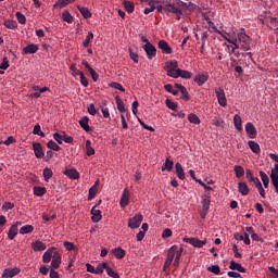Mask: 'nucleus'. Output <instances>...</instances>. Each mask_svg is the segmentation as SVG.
<instances>
[{
    "mask_svg": "<svg viewBox=\"0 0 278 278\" xmlns=\"http://www.w3.org/2000/svg\"><path fill=\"white\" fill-rule=\"evenodd\" d=\"M237 38L239 40V47L242 51H251V37L244 34V28L241 29L239 34H237Z\"/></svg>",
    "mask_w": 278,
    "mask_h": 278,
    "instance_id": "obj_1",
    "label": "nucleus"
},
{
    "mask_svg": "<svg viewBox=\"0 0 278 278\" xmlns=\"http://www.w3.org/2000/svg\"><path fill=\"white\" fill-rule=\"evenodd\" d=\"M164 71H166L168 77H173V79H175L177 71H179V64L177 63V60L167 62L164 66Z\"/></svg>",
    "mask_w": 278,
    "mask_h": 278,
    "instance_id": "obj_2",
    "label": "nucleus"
},
{
    "mask_svg": "<svg viewBox=\"0 0 278 278\" xmlns=\"http://www.w3.org/2000/svg\"><path fill=\"white\" fill-rule=\"evenodd\" d=\"M164 11L176 14L177 21H181V16H184V11H181V8L172 3L164 4Z\"/></svg>",
    "mask_w": 278,
    "mask_h": 278,
    "instance_id": "obj_3",
    "label": "nucleus"
},
{
    "mask_svg": "<svg viewBox=\"0 0 278 278\" xmlns=\"http://www.w3.org/2000/svg\"><path fill=\"white\" fill-rule=\"evenodd\" d=\"M184 241L187 242L188 244H191V247H195V249H203V247L207 244V239L200 240L199 238L194 237L185 238Z\"/></svg>",
    "mask_w": 278,
    "mask_h": 278,
    "instance_id": "obj_4",
    "label": "nucleus"
},
{
    "mask_svg": "<svg viewBox=\"0 0 278 278\" xmlns=\"http://www.w3.org/2000/svg\"><path fill=\"white\" fill-rule=\"evenodd\" d=\"M143 51L146 52V55L148 60H153L155 55H157V48L153 46V43H148L142 47Z\"/></svg>",
    "mask_w": 278,
    "mask_h": 278,
    "instance_id": "obj_5",
    "label": "nucleus"
},
{
    "mask_svg": "<svg viewBox=\"0 0 278 278\" xmlns=\"http://www.w3.org/2000/svg\"><path fill=\"white\" fill-rule=\"evenodd\" d=\"M142 220H144V217L142 215H135L128 220V227L130 229H138L140 225H142Z\"/></svg>",
    "mask_w": 278,
    "mask_h": 278,
    "instance_id": "obj_6",
    "label": "nucleus"
},
{
    "mask_svg": "<svg viewBox=\"0 0 278 278\" xmlns=\"http://www.w3.org/2000/svg\"><path fill=\"white\" fill-rule=\"evenodd\" d=\"M217 101L222 108H227V97L225 96V89L222 87L215 89Z\"/></svg>",
    "mask_w": 278,
    "mask_h": 278,
    "instance_id": "obj_7",
    "label": "nucleus"
},
{
    "mask_svg": "<svg viewBox=\"0 0 278 278\" xmlns=\"http://www.w3.org/2000/svg\"><path fill=\"white\" fill-rule=\"evenodd\" d=\"M227 42L229 45H232V53L236 55V58H240V52L236 51V49H240V45L238 43V37H231V35L228 37Z\"/></svg>",
    "mask_w": 278,
    "mask_h": 278,
    "instance_id": "obj_8",
    "label": "nucleus"
},
{
    "mask_svg": "<svg viewBox=\"0 0 278 278\" xmlns=\"http://www.w3.org/2000/svg\"><path fill=\"white\" fill-rule=\"evenodd\" d=\"M33 151L37 160H42V157H45V150H42V144H40V142H33Z\"/></svg>",
    "mask_w": 278,
    "mask_h": 278,
    "instance_id": "obj_9",
    "label": "nucleus"
},
{
    "mask_svg": "<svg viewBox=\"0 0 278 278\" xmlns=\"http://www.w3.org/2000/svg\"><path fill=\"white\" fill-rule=\"evenodd\" d=\"M21 225H22L21 222H16L10 227L9 232H8L9 240H14V238H16V236H18V226H21Z\"/></svg>",
    "mask_w": 278,
    "mask_h": 278,
    "instance_id": "obj_10",
    "label": "nucleus"
},
{
    "mask_svg": "<svg viewBox=\"0 0 278 278\" xmlns=\"http://www.w3.org/2000/svg\"><path fill=\"white\" fill-rule=\"evenodd\" d=\"M270 179L275 188V192L278 194V164H276L275 168L271 170Z\"/></svg>",
    "mask_w": 278,
    "mask_h": 278,
    "instance_id": "obj_11",
    "label": "nucleus"
},
{
    "mask_svg": "<svg viewBox=\"0 0 278 278\" xmlns=\"http://www.w3.org/2000/svg\"><path fill=\"white\" fill-rule=\"evenodd\" d=\"M23 55H34V53H38V45L30 43L23 48L22 50Z\"/></svg>",
    "mask_w": 278,
    "mask_h": 278,
    "instance_id": "obj_12",
    "label": "nucleus"
},
{
    "mask_svg": "<svg viewBox=\"0 0 278 278\" xmlns=\"http://www.w3.org/2000/svg\"><path fill=\"white\" fill-rule=\"evenodd\" d=\"M159 49H161L162 53H165V55L173 53V48H170L166 40L159 41Z\"/></svg>",
    "mask_w": 278,
    "mask_h": 278,
    "instance_id": "obj_13",
    "label": "nucleus"
},
{
    "mask_svg": "<svg viewBox=\"0 0 278 278\" xmlns=\"http://www.w3.org/2000/svg\"><path fill=\"white\" fill-rule=\"evenodd\" d=\"M53 138H54V140H56V142L59 144H62L63 142H66L67 144H71V137H68L64 134L54 132Z\"/></svg>",
    "mask_w": 278,
    "mask_h": 278,
    "instance_id": "obj_14",
    "label": "nucleus"
},
{
    "mask_svg": "<svg viewBox=\"0 0 278 278\" xmlns=\"http://www.w3.org/2000/svg\"><path fill=\"white\" fill-rule=\"evenodd\" d=\"M21 273V269L18 268H5L2 273V278H12L16 277Z\"/></svg>",
    "mask_w": 278,
    "mask_h": 278,
    "instance_id": "obj_15",
    "label": "nucleus"
},
{
    "mask_svg": "<svg viewBox=\"0 0 278 278\" xmlns=\"http://www.w3.org/2000/svg\"><path fill=\"white\" fill-rule=\"evenodd\" d=\"M245 131L250 138H255V136H257V128H255L251 122L245 124Z\"/></svg>",
    "mask_w": 278,
    "mask_h": 278,
    "instance_id": "obj_16",
    "label": "nucleus"
},
{
    "mask_svg": "<svg viewBox=\"0 0 278 278\" xmlns=\"http://www.w3.org/2000/svg\"><path fill=\"white\" fill-rule=\"evenodd\" d=\"M121 207H127L129 205V190L124 189L121 201H119Z\"/></svg>",
    "mask_w": 278,
    "mask_h": 278,
    "instance_id": "obj_17",
    "label": "nucleus"
},
{
    "mask_svg": "<svg viewBox=\"0 0 278 278\" xmlns=\"http://www.w3.org/2000/svg\"><path fill=\"white\" fill-rule=\"evenodd\" d=\"M181 77L182 79H192V73L186 71V70H177L176 76L174 77V79H177Z\"/></svg>",
    "mask_w": 278,
    "mask_h": 278,
    "instance_id": "obj_18",
    "label": "nucleus"
},
{
    "mask_svg": "<svg viewBox=\"0 0 278 278\" xmlns=\"http://www.w3.org/2000/svg\"><path fill=\"white\" fill-rule=\"evenodd\" d=\"M55 254L54 249L47 250L42 255V262L43 264H49L51 260H53V255Z\"/></svg>",
    "mask_w": 278,
    "mask_h": 278,
    "instance_id": "obj_19",
    "label": "nucleus"
},
{
    "mask_svg": "<svg viewBox=\"0 0 278 278\" xmlns=\"http://www.w3.org/2000/svg\"><path fill=\"white\" fill-rule=\"evenodd\" d=\"M90 118H88V116H84L81 119H79V125L80 127L87 131V134H89V131H92V128L90 127V125H88Z\"/></svg>",
    "mask_w": 278,
    "mask_h": 278,
    "instance_id": "obj_20",
    "label": "nucleus"
},
{
    "mask_svg": "<svg viewBox=\"0 0 278 278\" xmlns=\"http://www.w3.org/2000/svg\"><path fill=\"white\" fill-rule=\"evenodd\" d=\"M91 215L92 223H99V220H101L102 218L101 210H97V206H93L91 208Z\"/></svg>",
    "mask_w": 278,
    "mask_h": 278,
    "instance_id": "obj_21",
    "label": "nucleus"
},
{
    "mask_svg": "<svg viewBox=\"0 0 278 278\" xmlns=\"http://www.w3.org/2000/svg\"><path fill=\"white\" fill-rule=\"evenodd\" d=\"M229 269L237 270L238 273H247V268H244L240 263H236V261H230Z\"/></svg>",
    "mask_w": 278,
    "mask_h": 278,
    "instance_id": "obj_22",
    "label": "nucleus"
},
{
    "mask_svg": "<svg viewBox=\"0 0 278 278\" xmlns=\"http://www.w3.org/2000/svg\"><path fill=\"white\" fill-rule=\"evenodd\" d=\"M207 79H210V76L207 74H198L195 77H194V81L195 84H198V86H203Z\"/></svg>",
    "mask_w": 278,
    "mask_h": 278,
    "instance_id": "obj_23",
    "label": "nucleus"
},
{
    "mask_svg": "<svg viewBox=\"0 0 278 278\" xmlns=\"http://www.w3.org/2000/svg\"><path fill=\"white\" fill-rule=\"evenodd\" d=\"M112 253L114 254V257H116V260H123L125 255H127V252L121 247L113 249Z\"/></svg>",
    "mask_w": 278,
    "mask_h": 278,
    "instance_id": "obj_24",
    "label": "nucleus"
},
{
    "mask_svg": "<svg viewBox=\"0 0 278 278\" xmlns=\"http://www.w3.org/2000/svg\"><path fill=\"white\" fill-rule=\"evenodd\" d=\"M60 264H62V257L60 256V253L54 252L52 256L51 266L52 268H60Z\"/></svg>",
    "mask_w": 278,
    "mask_h": 278,
    "instance_id": "obj_25",
    "label": "nucleus"
},
{
    "mask_svg": "<svg viewBox=\"0 0 278 278\" xmlns=\"http://www.w3.org/2000/svg\"><path fill=\"white\" fill-rule=\"evenodd\" d=\"M248 146L250 147L252 153H255L256 155H260L262 153V149L260 148V143L255 141H249Z\"/></svg>",
    "mask_w": 278,
    "mask_h": 278,
    "instance_id": "obj_26",
    "label": "nucleus"
},
{
    "mask_svg": "<svg viewBox=\"0 0 278 278\" xmlns=\"http://www.w3.org/2000/svg\"><path fill=\"white\" fill-rule=\"evenodd\" d=\"M175 170L178 179H186V173L184 172V167L180 165V163L175 164Z\"/></svg>",
    "mask_w": 278,
    "mask_h": 278,
    "instance_id": "obj_27",
    "label": "nucleus"
},
{
    "mask_svg": "<svg viewBox=\"0 0 278 278\" xmlns=\"http://www.w3.org/2000/svg\"><path fill=\"white\" fill-rule=\"evenodd\" d=\"M123 5L128 14H134L136 5L131 1L124 0Z\"/></svg>",
    "mask_w": 278,
    "mask_h": 278,
    "instance_id": "obj_28",
    "label": "nucleus"
},
{
    "mask_svg": "<svg viewBox=\"0 0 278 278\" xmlns=\"http://www.w3.org/2000/svg\"><path fill=\"white\" fill-rule=\"evenodd\" d=\"M238 191L240 194H242V197H247V194H249V185H247V182H239Z\"/></svg>",
    "mask_w": 278,
    "mask_h": 278,
    "instance_id": "obj_29",
    "label": "nucleus"
},
{
    "mask_svg": "<svg viewBox=\"0 0 278 278\" xmlns=\"http://www.w3.org/2000/svg\"><path fill=\"white\" fill-rule=\"evenodd\" d=\"M178 249L179 247L177 245H173L172 248H169L166 258L168 262H173V260H175V255L177 254Z\"/></svg>",
    "mask_w": 278,
    "mask_h": 278,
    "instance_id": "obj_30",
    "label": "nucleus"
},
{
    "mask_svg": "<svg viewBox=\"0 0 278 278\" xmlns=\"http://www.w3.org/2000/svg\"><path fill=\"white\" fill-rule=\"evenodd\" d=\"M115 101H116L118 112H121V114H125V112H127V110L125 109V103L123 102L121 97L116 96Z\"/></svg>",
    "mask_w": 278,
    "mask_h": 278,
    "instance_id": "obj_31",
    "label": "nucleus"
},
{
    "mask_svg": "<svg viewBox=\"0 0 278 278\" xmlns=\"http://www.w3.org/2000/svg\"><path fill=\"white\" fill-rule=\"evenodd\" d=\"M31 249L35 251H46L47 245L42 241H35L31 243Z\"/></svg>",
    "mask_w": 278,
    "mask_h": 278,
    "instance_id": "obj_32",
    "label": "nucleus"
},
{
    "mask_svg": "<svg viewBox=\"0 0 278 278\" xmlns=\"http://www.w3.org/2000/svg\"><path fill=\"white\" fill-rule=\"evenodd\" d=\"M233 125L238 131H242V117L239 114L233 116Z\"/></svg>",
    "mask_w": 278,
    "mask_h": 278,
    "instance_id": "obj_33",
    "label": "nucleus"
},
{
    "mask_svg": "<svg viewBox=\"0 0 278 278\" xmlns=\"http://www.w3.org/2000/svg\"><path fill=\"white\" fill-rule=\"evenodd\" d=\"M174 162L170 161V159H166L165 163L162 165L161 170L164 173V170H167V173H170L173 170Z\"/></svg>",
    "mask_w": 278,
    "mask_h": 278,
    "instance_id": "obj_34",
    "label": "nucleus"
},
{
    "mask_svg": "<svg viewBox=\"0 0 278 278\" xmlns=\"http://www.w3.org/2000/svg\"><path fill=\"white\" fill-rule=\"evenodd\" d=\"M207 31H202L201 33V48H200V53H205V42L207 40Z\"/></svg>",
    "mask_w": 278,
    "mask_h": 278,
    "instance_id": "obj_35",
    "label": "nucleus"
},
{
    "mask_svg": "<svg viewBox=\"0 0 278 278\" xmlns=\"http://www.w3.org/2000/svg\"><path fill=\"white\" fill-rule=\"evenodd\" d=\"M3 25L7 29H16L18 27V24L14 20H4Z\"/></svg>",
    "mask_w": 278,
    "mask_h": 278,
    "instance_id": "obj_36",
    "label": "nucleus"
},
{
    "mask_svg": "<svg viewBox=\"0 0 278 278\" xmlns=\"http://www.w3.org/2000/svg\"><path fill=\"white\" fill-rule=\"evenodd\" d=\"M210 195H204L202 198V210H204V212H210Z\"/></svg>",
    "mask_w": 278,
    "mask_h": 278,
    "instance_id": "obj_37",
    "label": "nucleus"
},
{
    "mask_svg": "<svg viewBox=\"0 0 278 278\" xmlns=\"http://www.w3.org/2000/svg\"><path fill=\"white\" fill-rule=\"evenodd\" d=\"M77 9L79 10L84 18H90L92 16V13H90V10L88 8L77 5Z\"/></svg>",
    "mask_w": 278,
    "mask_h": 278,
    "instance_id": "obj_38",
    "label": "nucleus"
},
{
    "mask_svg": "<svg viewBox=\"0 0 278 278\" xmlns=\"http://www.w3.org/2000/svg\"><path fill=\"white\" fill-rule=\"evenodd\" d=\"M260 177L263 181L264 188H268V186L270 184V178H268V175L266 173H264L263 170H261L260 172Z\"/></svg>",
    "mask_w": 278,
    "mask_h": 278,
    "instance_id": "obj_39",
    "label": "nucleus"
},
{
    "mask_svg": "<svg viewBox=\"0 0 278 278\" xmlns=\"http://www.w3.org/2000/svg\"><path fill=\"white\" fill-rule=\"evenodd\" d=\"M188 121H189V123H192L193 125H201V119L194 113H190L188 115Z\"/></svg>",
    "mask_w": 278,
    "mask_h": 278,
    "instance_id": "obj_40",
    "label": "nucleus"
},
{
    "mask_svg": "<svg viewBox=\"0 0 278 278\" xmlns=\"http://www.w3.org/2000/svg\"><path fill=\"white\" fill-rule=\"evenodd\" d=\"M35 197H45L47 194V189L45 187H34Z\"/></svg>",
    "mask_w": 278,
    "mask_h": 278,
    "instance_id": "obj_41",
    "label": "nucleus"
},
{
    "mask_svg": "<svg viewBox=\"0 0 278 278\" xmlns=\"http://www.w3.org/2000/svg\"><path fill=\"white\" fill-rule=\"evenodd\" d=\"M92 40H94V34L90 31L88 33L85 41L83 42V46L85 47V49H88V47H90V43L92 42Z\"/></svg>",
    "mask_w": 278,
    "mask_h": 278,
    "instance_id": "obj_42",
    "label": "nucleus"
},
{
    "mask_svg": "<svg viewBox=\"0 0 278 278\" xmlns=\"http://www.w3.org/2000/svg\"><path fill=\"white\" fill-rule=\"evenodd\" d=\"M68 3H71V0H58L54 3V8L56 10H62V8H66V5H68Z\"/></svg>",
    "mask_w": 278,
    "mask_h": 278,
    "instance_id": "obj_43",
    "label": "nucleus"
},
{
    "mask_svg": "<svg viewBox=\"0 0 278 278\" xmlns=\"http://www.w3.org/2000/svg\"><path fill=\"white\" fill-rule=\"evenodd\" d=\"M165 105L168 108V110H173L174 112H177V108H178L179 104L177 102H174L170 99H167L165 101Z\"/></svg>",
    "mask_w": 278,
    "mask_h": 278,
    "instance_id": "obj_44",
    "label": "nucleus"
},
{
    "mask_svg": "<svg viewBox=\"0 0 278 278\" xmlns=\"http://www.w3.org/2000/svg\"><path fill=\"white\" fill-rule=\"evenodd\" d=\"M108 269V263H102L97 266L94 269V275H103V270Z\"/></svg>",
    "mask_w": 278,
    "mask_h": 278,
    "instance_id": "obj_45",
    "label": "nucleus"
},
{
    "mask_svg": "<svg viewBox=\"0 0 278 278\" xmlns=\"http://www.w3.org/2000/svg\"><path fill=\"white\" fill-rule=\"evenodd\" d=\"M31 231H34V226L31 225H25L20 229V233L22 236H25V233H31Z\"/></svg>",
    "mask_w": 278,
    "mask_h": 278,
    "instance_id": "obj_46",
    "label": "nucleus"
},
{
    "mask_svg": "<svg viewBox=\"0 0 278 278\" xmlns=\"http://www.w3.org/2000/svg\"><path fill=\"white\" fill-rule=\"evenodd\" d=\"M235 173H236V177L238 179H240V177H244V167H242L240 165H236L235 166Z\"/></svg>",
    "mask_w": 278,
    "mask_h": 278,
    "instance_id": "obj_47",
    "label": "nucleus"
},
{
    "mask_svg": "<svg viewBox=\"0 0 278 278\" xmlns=\"http://www.w3.org/2000/svg\"><path fill=\"white\" fill-rule=\"evenodd\" d=\"M33 134H34L35 136H40L41 138H45V132H42V128L40 127L39 124H36V125L34 126Z\"/></svg>",
    "mask_w": 278,
    "mask_h": 278,
    "instance_id": "obj_48",
    "label": "nucleus"
},
{
    "mask_svg": "<svg viewBox=\"0 0 278 278\" xmlns=\"http://www.w3.org/2000/svg\"><path fill=\"white\" fill-rule=\"evenodd\" d=\"M97 192H99V188H97V186H92L89 189V195H88V200L92 201L94 199V197H97Z\"/></svg>",
    "mask_w": 278,
    "mask_h": 278,
    "instance_id": "obj_49",
    "label": "nucleus"
},
{
    "mask_svg": "<svg viewBox=\"0 0 278 278\" xmlns=\"http://www.w3.org/2000/svg\"><path fill=\"white\" fill-rule=\"evenodd\" d=\"M51 177H53V170H51V168L46 167L43 169V179L45 181H49V179H51Z\"/></svg>",
    "mask_w": 278,
    "mask_h": 278,
    "instance_id": "obj_50",
    "label": "nucleus"
},
{
    "mask_svg": "<svg viewBox=\"0 0 278 278\" xmlns=\"http://www.w3.org/2000/svg\"><path fill=\"white\" fill-rule=\"evenodd\" d=\"M16 20L21 25H25L27 23V17L21 12L15 13Z\"/></svg>",
    "mask_w": 278,
    "mask_h": 278,
    "instance_id": "obj_51",
    "label": "nucleus"
},
{
    "mask_svg": "<svg viewBox=\"0 0 278 278\" xmlns=\"http://www.w3.org/2000/svg\"><path fill=\"white\" fill-rule=\"evenodd\" d=\"M208 273H213V275H220V266L212 265L207 267Z\"/></svg>",
    "mask_w": 278,
    "mask_h": 278,
    "instance_id": "obj_52",
    "label": "nucleus"
},
{
    "mask_svg": "<svg viewBox=\"0 0 278 278\" xmlns=\"http://www.w3.org/2000/svg\"><path fill=\"white\" fill-rule=\"evenodd\" d=\"M164 89L167 91V92H170L172 94H174V97H177L179 94V91L178 90H175L173 88V85L170 84H167L164 86Z\"/></svg>",
    "mask_w": 278,
    "mask_h": 278,
    "instance_id": "obj_53",
    "label": "nucleus"
},
{
    "mask_svg": "<svg viewBox=\"0 0 278 278\" xmlns=\"http://www.w3.org/2000/svg\"><path fill=\"white\" fill-rule=\"evenodd\" d=\"M213 29H214V33H215V34H219V36H222V38H225L226 41L229 40V37H230L231 35L227 34V31H225V30H218V28H216V27H213Z\"/></svg>",
    "mask_w": 278,
    "mask_h": 278,
    "instance_id": "obj_54",
    "label": "nucleus"
},
{
    "mask_svg": "<svg viewBox=\"0 0 278 278\" xmlns=\"http://www.w3.org/2000/svg\"><path fill=\"white\" fill-rule=\"evenodd\" d=\"M78 75H79L78 80L80 81L81 86H84V88H88L89 86L88 78H86L84 74H78Z\"/></svg>",
    "mask_w": 278,
    "mask_h": 278,
    "instance_id": "obj_55",
    "label": "nucleus"
},
{
    "mask_svg": "<svg viewBox=\"0 0 278 278\" xmlns=\"http://www.w3.org/2000/svg\"><path fill=\"white\" fill-rule=\"evenodd\" d=\"M106 274L109 275V277L112 278H121V276L118 275V273L114 271L111 267H109L106 265Z\"/></svg>",
    "mask_w": 278,
    "mask_h": 278,
    "instance_id": "obj_56",
    "label": "nucleus"
},
{
    "mask_svg": "<svg viewBox=\"0 0 278 278\" xmlns=\"http://www.w3.org/2000/svg\"><path fill=\"white\" fill-rule=\"evenodd\" d=\"M87 68L93 79V81H97L99 79V74H97V72L94 71V68H92L90 65H87Z\"/></svg>",
    "mask_w": 278,
    "mask_h": 278,
    "instance_id": "obj_57",
    "label": "nucleus"
},
{
    "mask_svg": "<svg viewBox=\"0 0 278 278\" xmlns=\"http://www.w3.org/2000/svg\"><path fill=\"white\" fill-rule=\"evenodd\" d=\"M48 149H51L52 151H58L60 149V146L55 143V141L50 140L48 142Z\"/></svg>",
    "mask_w": 278,
    "mask_h": 278,
    "instance_id": "obj_58",
    "label": "nucleus"
},
{
    "mask_svg": "<svg viewBox=\"0 0 278 278\" xmlns=\"http://www.w3.org/2000/svg\"><path fill=\"white\" fill-rule=\"evenodd\" d=\"M62 21H64L65 23H71V12L68 11H64L62 13Z\"/></svg>",
    "mask_w": 278,
    "mask_h": 278,
    "instance_id": "obj_59",
    "label": "nucleus"
},
{
    "mask_svg": "<svg viewBox=\"0 0 278 278\" xmlns=\"http://www.w3.org/2000/svg\"><path fill=\"white\" fill-rule=\"evenodd\" d=\"M157 2H154L152 4H150V8H146L143 10V14H151V12H154L155 11V5H156Z\"/></svg>",
    "mask_w": 278,
    "mask_h": 278,
    "instance_id": "obj_60",
    "label": "nucleus"
},
{
    "mask_svg": "<svg viewBox=\"0 0 278 278\" xmlns=\"http://www.w3.org/2000/svg\"><path fill=\"white\" fill-rule=\"evenodd\" d=\"M87 110H88V112H89V114L91 115V116H97V108H94V105L91 103V104H89V106L87 108Z\"/></svg>",
    "mask_w": 278,
    "mask_h": 278,
    "instance_id": "obj_61",
    "label": "nucleus"
},
{
    "mask_svg": "<svg viewBox=\"0 0 278 278\" xmlns=\"http://www.w3.org/2000/svg\"><path fill=\"white\" fill-rule=\"evenodd\" d=\"M129 55H130V60H132V62H135V64H138V53H136L131 49H129Z\"/></svg>",
    "mask_w": 278,
    "mask_h": 278,
    "instance_id": "obj_62",
    "label": "nucleus"
},
{
    "mask_svg": "<svg viewBox=\"0 0 278 278\" xmlns=\"http://www.w3.org/2000/svg\"><path fill=\"white\" fill-rule=\"evenodd\" d=\"M79 172H77L75 168H71V179H79Z\"/></svg>",
    "mask_w": 278,
    "mask_h": 278,
    "instance_id": "obj_63",
    "label": "nucleus"
},
{
    "mask_svg": "<svg viewBox=\"0 0 278 278\" xmlns=\"http://www.w3.org/2000/svg\"><path fill=\"white\" fill-rule=\"evenodd\" d=\"M213 125H215V127H225V121L215 118L213 119Z\"/></svg>",
    "mask_w": 278,
    "mask_h": 278,
    "instance_id": "obj_64",
    "label": "nucleus"
}]
</instances>
